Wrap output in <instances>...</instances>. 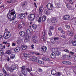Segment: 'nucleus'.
Wrapping results in <instances>:
<instances>
[{
	"mask_svg": "<svg viewBox=\"0 0 76 76\" xmlns=\"http://www.w3.org/2000/svg\"><path fill=\"white\" fill-rule=\"evenodd\" d=\"M7 16L9 19H11L10 21H12V20H13L16 18V14L15 10L12 9H10L7 15Z\"/></svg>",
	"mask_w": 76,
	"mask_h": 76,
	"instance_id": "obj_1",
	"label": "nucleus"
},
{
	"mask_svg": "<svg viewBox=\"0 0 76 76\" xmlns=\"http://www.w3.org/2000/svg\"><path fill=\"white\" fill-rule=\"evenodd\" d=\"M4 38L5 39H8L10 37V33L9 31L5 32H4Z\"/></svg>",
	"mask_w": 76,
	"mask_h": 76,
	"instance_id": "obj_2",
	"label": "nucleus"
},
{
	"mask_svg": "<svg viewBox=\"0 0 76 76\" xmlns=\"http://www.w3.org/2000/svg\"><path fill=\"white\" fill-rule=\"evenodd\" d=\"M47 7L48 10H52L54 9V7L53 6V4L50 3H49L48 4Z\"/></svg>",
	"mask_w": 76,
	"mask_h": 76,
	"instance_id": "obj_3",
	"label": "nucleus"
},
{
	"mask_svg": "<svg viewBox=\"0 0 76 76\" xmlns=\"http://www.w3.org/2000/svg\"><path fill=\"white\" fill-rule=\"evenodd\" d=\"M42 34L43 36L42 37V38L43 39V41H45V36L46 35L47 33L45 30H44L42 32Z\"/></svg>",
	"mask_w": 76,
	"mask_h": 76,
	"instance_id": "obj_4",
	"label": "nucleus"
},
{
	"mask_svg": "<svg viewBox=\"0 0 76 76\" xmlns=\"http://www.w3.org/2000/svg\"><path fill=\"white\" fill-rule=\"evenodd\" d=\"M19 17L21 19H23L25 18V13H21L19 15Z\"/></svg>",
	"mask_w": 76,
	"mask_h": 76,
	"instance_id": "obj_5",
	"label": "nucleus"
},
{
	"mask_svg": "<svg viewBox=\"0 0 76 76\" xmlns=\"http://www.w3.org/2000/svg\"><path fill=\"white\" fill-rule=\"evenodd\" d=\"M62 63L63 64H66V65H71L72 64V63L69 61H63Z\"/></svg>",
	"mask_w": 76,
	"mask_h": 76,
	"instance_id": "obj_6",
	"label": "nucleus"
},
{
	"mask_svg": "<svg viewBox=\"0 0 76 76\" xmlns=\"http://www.w3.org/2000/svg\"><path fill=\"white\" fill-rule=\"evenodd\" d=\"M63 18L64 20H69L70 19V17L69 15H65Z\"/></svg>",
	"mask_w": 76,
	"mask_h": 76,
	"instance_id": "obj_7",
	"label": "nucleus"
},
{
	"mask_svg": "<svg viewBox=\"0 0 76 76\" xmlns=\"http://www.w3.org/2000/svg\"><path fill=\"white\" fill-rule=\"evenodd\" d=\"M28 17H29L30 19H32V18H33V19L31 20H34L35 18V15L34 14H31L28 16Z\"/></svg>",
	"mask_w": 76,
	"mask_h": 76,
	"instance_id": "obj_8",
	"label": "nucleus"
},
{
	"mask_svg": "<svg viewBox=\"0 0 76 76\" xmlns=\"http://www.w3.org/2000/svg\"><path fill=\"white\" fill-rule=\"evenodd\" d=\"M20 48L19 47H17L14 49V51L16 53H18L20 51Z\"/></svg>",
	"mask_w": 76,
	"mask_h": 76,
	"instance_id": "obj_9",
	"label": "nucleus"
},
{
	"mask_svg": "<svg viewBox=\"0 0 76 76\" xmlns=\"http://www.w3.org/2000/svg\"><path fill=\"white\" fill-rule=\"evenodd\" d=\"M57 22V19L56 18H52L51 22L52 23H56Z\"/></svg>",
	"mask_w": 76,
	"mask_h": 76,
	"instance_id": "obj_10",
	"label": "nucleus"
},
{
	"mask_svg": "<svg viewBox=\"0 0 76 76\" xmlns=\"http://www.w3.org/2000/svg\"><path fill=\"white\" fill-rule=\"evenodd\" d=\"M56 55L54 53H51L50 55V57L52 58H55L56 57Z\"/></svg>",
	"mask_w": 76,
	"mask_h": 76,
	"instance_id": "obj_11",
	"label": "nucleus"
},
{
	"mask_svg": "<svg viewBox=\"0 0 76 76\" xmlns=\"http://www.w3.org/2000/svg\"><path fill=\"white\" fill-rule=\"evenodd\" d=\"M19 34L21 37H24L25 36V33L23 31H21L19 33Z\"/></svg>",
	"mask_w": 76,
	"mask_h": 76,
	"instance_id": "obj_12",
	"label": "nucleus"
},
{
	"mask_svg": "<svg viewBox=\"0 0 76 76\" xmlns=\"http://www.w3.org/2000/svg\"><path fill=\"white\" fill-rule=\"evenodd\" d=\"M37 58L33 56L32 58V61H34V62H37Z\"/></svg>",
	"mask_w": 76,
	"mask_h": 76,
	"instance_id": "obj_13",
	"label": "nucleus"
},
{
	"mask_svg": "<svg viewBox=\"0 0 76 76\" xmlns=\"http://www.w3.org/2000/svg\"><path fill=\"white\" fill-rule=\"evenodd\" d=\"M42 51H46L47 50V47L45 46H42L41 48Z\"/></svg>",
	"mask_w": 76,
	"mask_h": 76,
	"instance_id": "obj_14",
	"label": "nucleus"
},
{
	"mask_svg": "<svg viewBox=\"0 0 76 76\" xmlns=\"http://www.w3.org/2000/svg\"><path fill=\"white\" fill-rule=\"evenodd\" d=\"M32 27L33 29H34V30H35L36 29H37V25H36V24H34L32 25Z\"/></svg>",
	"mask_w": 76,
	"mask_h": 76,
	"instance_id": "obj_15",
	"label": "nucleus"
},
{
	"mask_svg": "<svg viewBox=\"0 0 76 76\" xmlns=\"http://www.w3.org/2000/svg\"><path fill=\"white\" fill-rule=\"evenodd\" d=\"M66 6L67 8L69 9V10H72V6H70L69 4H66Z\"/></svg>",
	"mask_w": 76,
	"mask_h": 76,
	"instance_id": "obj_16",
	"label": "nucleus"
},
{
	"mask_svg": "<svg viewBox=\"0 0 76 76\" xmlns=\"http://www.w3.org/2000/svg\"><path fill=\"white\" fill-rule=\"evenodd\" d=\"M56 70H55L54 69L52 70L51 71V74L53 75H55L56 74Z\"/></svg>",
	"mask_w": 76,
	"mask_h": 76,
	"instance_id": "obj_17",
	"label": "nucleus"
},
{
	"mask_svg": "<svg viewBox=\"0 0 76 76\" xmlns=\"http://www.w3.org/2000/svg\"><path fill=\"white\" fill-rule=\"evenodd\" d=\"M11 69L12 70H15L16 69V66L15 65H13L11 66Z\"/></svg>",
	"mask_w": 76,
	"mask_h": 76,
	"instance_id": "obj_18",
	"label": "nucleus"
},
{
	"mask_svg": "<svg viewBox=\"0 0 76 76\" xmlns=\"http://www.w3.org/2000/svg\"><path fill=\"white\" fill-rule=\"evenodd\" d=\"M42 22H45V20H46V17L45 15H43L42 18Z\"/></svg>",
	"mask_w": 76,
	"mask_h": 76,
	"instance_id": "obj_19",
	"label": "nucleus"
},
{
	"mask_svg": "<svg viewBox=\"0 0 76 76\" xmlns=\"http://www.w3.org/2000/svg\"><path fill=\"white\" fill-rule=\"evenodd\" d=\"M56 6L58 8H59L60 7V3H57L56 4Z\"/></svg>",
	"mask_w": 76,
	"mask_h": 76,
	"instance_id": "obj_20",
	"label": "nucleus"
},
{
	"mask_svg": "<svg viewBox=\"0 0 76 76\" xmlns=\"http://www.w3.org/2000/svg\"><path fill=\"white\" fill-rule=\"evenodd\" d=\"M26 48H27V46L24 45H23L22 47V48L23 50H26Z\"/></svg>",
	"mask_w": 76,
	"mask_h": 76,
	"instance_id": "obj_21",
	"label": "nucleus"
},
{
	"mask_svg": "<svg viewBox=\"0 0 76 76\" xmlns=\"http://www.w3.org/2000/svg\"><path fill=\"white\" fill-rule=\"evenodd\" d=\"M43 60H45V61H50V58H47L45 57H43L42 58Z\"/></svg>",
	"mask_w": 76,
	"mask_h": 76,
	"instance_id": "obj_22",
	"label": "nucleus"
},
{
	"mask_svg": "<svg viewBox=\"0 0 76 76\" xmlns=\"http://www.w3.org/2000/svg\"><path fill=\"white\" fill-rule=\"evenodd\" d=\"M42 6H40L39 8V12H42Z\"/></svg>",
	"mask_w": 76,
	"mask_h": 76,
	"instance_id": "obj_23",
	"label": "nucleus"
},
{
	"mask_svg": "<svg viewBox=\"0 0 76 76\" xmlns=\"http://www.w3.org/2000/svg\"><path fill=\"white\" fill-rule=\"evenodd\" d=\"M56 76H60L61 75V73L60 72H58L56 73Z\"/></svg>",
	"mask_w": 76,
	"mask_h": 76,
	"instance_id": "obj_24",
	"label": "nucleus"
},
{
	"mask_svg": "<svg viewBox=\"0 0 76 76\" xmlns=\"http://www.w3.org/2000/svg\"><path fill=\"white\" fill-rule=\"evenodd\" d=\"M44 13H45L46 15H48V10L47 9H45L44 11Z\"/></svg>",
	"mask_w": 76,
	"mask_h": 76,
	"instance_id": "obj_25",
	"label": "nucleus"
},
{
	"mask_svg": "<svg viewBox=\"0 0 76 76\" xmlns=\"http://www.w3.org/2000/svg\"><path fill=\"white\" fill-rule=\"evenodd\" d=\"M61 54V53L59 51H58V52H56V56H60V54Z\"/></svg>",
	"mask_w": 76,
	"mask_h": 76,
	"instance_id": "obj_26",
	"label": "nucleus"
},
{
	"mask_svg": "<svg viewBox=\"0 0 76 76\" xmlns=\"http://www.w3.org/2000/svg\"><path fill=\"white\" fill-rule=\"evenodd\" d=\"M10 58L11 59H13L15 58V55L12 54L10 56Z\"/></svg>",
	"mask_w": 76,
	"mask_h": 76,
	"instance_id": "obj_27",
	"label": "nucleus"
},
{
	"mask_svg": "<svg viewBox=\"0 0 76 76\" xmlns=\"http://www.w3.org/2000/svg\"><path fill=\"white\" fill-rule=\"evenodd\" d=\"M25 69V67L24 66H23L21 68V72L22 73H23V72H24V70Z\"/></svg>",
	"mask_w": 76,
	"mask_h": 76,
	"instance_id": "obj_28",
	"label": "nucleus"
},
{
	"mask_svg": "<svg viewBox=\"0 0 76 76\" xmlns=\"http://www.w3.org/2000/svg\"><path fill=\"white\" fill-rule=\"evenodd\" d=\"M22 42V41L21 40H18L16 41L17 43L18 44H19L20 43Z\"/></svg>",
	"mask_w": 76,
	"mask_h": 76,
	"instance_id": "obj_29",
	"label": "nucleus"
},
{
	"mask_svg": "<svg viewBox=\"0 0 76 76\" xmlns=\"http://www.w3.org/2000/svg\"><path fill=\"white\" fill-rule=\"evenodd\" d=\"M4 54V52L2 50H0V56H3Z\"/></svg>",
	"mask_w": 76,
	"mask_h": 76,
	"instance_id": "obj_30",
	"label": "nucleus"
},
{
	"mask_svg": "<svg viewBox=\"0 0 76 76\" xmlns=\"http://www.w3.org/2000/svg\"><path fill=\"white\" fill-rule=\"evenodd\" d=\"M38 63L39 64H44V62H43L41 61L40 60H38Z\"/></svg>",
	"mask_w": 76,
	"mask_h": 76,
	"instance_id": "obj_31",
	"label": "nucleus"
},
{
	"mask_svg": "<svg viewBox=\"0 0 76 76\" xmlns=\"http://www.w3.org/2000/svg\"><path fill=\"white\" fill-rule=\"evenodd\" d=\"M66 55H64L62 56L61 58L63 60H65V58H66Z\"/></svg>",
	"mask_w": 76,
	"mask_h": 76,
	"instance_id": "obj_32",
	"label": "nucleus"
},
{
	"mask_svg": "<svg viewBox=\"0 0 76 76\" xmlns=\"http://www.w3.org/2000/svg\"><path fill=\"white\" fill-rule=\"evenodd\" d=\"M7 53L9 55L10 54H11V51H10V50H8L7 52Z\"/></svg>",
	"mask_w": 76,
	"mask_h": 76,
	"instance_id": "obj_33",
	"label": "nucleus"
},
{
	"mask_svg": "<svg viewBox=\"0 0 76 76\" xmlns=\"http://www.w3.org/2000/svg\"><path fill=\"white\" fill-rule=\"evenodd\" d=\"M72 44L74 46H76V41H74L72 42Z\"/></svg>",
	"mask_w": 76,
	"mask_h": 76,
	"instance_id": "obj_34",
	"label": "nucleus"
},
{
	"mask_svg": "<svg viewBox=\"0 0 76 76\" xmlns=\"http://www.w3.org/2000/svg\"><path fill=\"white\" fill-rule=\"evenodd\" d=\"M29 31H30V30H29V29L27 30L26 31V33L27 35H28V34H30L29 33H30Z\"/></svg>",
	"mask_w": 76,
	"mask_h": 76,
	"instance_id": "obj_35",
	"label": "nucleus"
},
{
	"mask_svg": "<svg viewBox=\"0 0 76 76\" xmlns=\"http://www.w3.org/2000/svg\"><path fill=\"white\" fill-rule=\"evenodd\" d=\"M41 18H42V17L40 16L39 18V19L38 20V22H41Z\"/></svg>",
	"mask_w": 76,
	"mask_h": 76,
	"instance_id": "obj_36",
	"label": "nucleus"
},
{
	"mask_svg": "<svg viewBox=\"0 0 76 76\" xmlns=\"http://www.w3.org/2000/svg\"><path fill=\"white\" fill-rule=\"evenodd\" d=\"M2 71L4 73H5V74H7V72H6V70L4 69L3 68L2 69Z\"/></svg>",
	"mask_w": 76,
	"mask_h": 76,
	"instance_id": "obj_37",
	"label": "nucleus"
},
{
	"mask_svg": "<svg viewBox=\"0 0 76 76\" xmlns=\"http://www.w3.org/2000/svg\"><path fill=\"white\" fill-rule=\"evenodd\" d=\"M26 5V2H24L23 4H22V6H25V5Z\"/></svg>",
	"mask_w": 76,
	"mask_h": 76,
	"instance_id": "obj_38",
	"label": "nucleus"
},
{
	"mask_svg": "<svg viewBox=\"0 0 76 76\" xmlns=\"http://www.w3.org/2000/svg\"><path fill=\"white\" fill-rule=\"evenodd\" d=\"M16 1V0H11L10 1V2L12 3H14Z\"/></svg>",
	"mask_w": 76,
	"mask_h": 76,
	"instance_id": "obj_39",
	"label": "nucleus"
},
{
	"mask_svg": "<svg viewBox=\"0 0 76 76\" xmlns=\"http://www.w3.org/2000/svg\"><path fill=\"white\" fill-rule=\"evenodd\" d=\"M26 70H27V71L29 72L30 73L31 71H32V69H31L30 70V69H29V68H26Z\"/></svg>",
	"mask_w": 76,
	"mask_h": 76,
	"instance_id": "obj_40",
	"label": "nucleus"
},
{
	"mask_svg": "<svg viewBox=\"0 0 76 76\" xmlns=\"http://www.w3.org/2000/svg\"><path fill=\"white\" fill-rule=\"evenodd\" d=\"M59 38H58V37H54V40H58V39H59Z\"/></svg>",
	"mask_w": 76,
	"mask_h": 76,
	"instance_id": "obj_41",
	"label": "nucleus"
},
{
	"mask_svg": "<svg viewBox=\"0 0 76 76\" xmlns=\"http://www.w3.org/2000/svg\"><path fill=\"white\" fill-rule=\"evenodd\" d=\"M28 54H27V53H24L23 54V55L25 57H27V56H28Z\"/></svg>",
	"mask_w": 76,
	"mask_h": 76,
	"instance_id": "obj_42",
	"label": "nucleus"
},
{
	"mask_svg": "<svg viewBox=\"0 0 76 76\" xmlns=\"http://www.w3.org/2000/svg\"><path fill=\"white\" fill-rule=\"evenodd\" d=\"M34 45L33 44L31 45V49H32L33 50H34Z\"/></svg>",
	"mask_w": 76,
	"mask_h": 76,
	"instance_id": "obj_43",
	"label": "nucleus"
},
{
	"mask_svg": "<svg viewBox=\"0 0 76 76\" xmlns=\"http://www.w3.org/2000/svg\"><path fill=\"white\" fill-rule=\"evenodd\" d=\"M69 35L71 36V37H72V36H73V33L72 32H70L69 34Z\"/></svg>",
	"mask_w": 76,
	"mask_h": 76,
	"instance_id": "obj_44",
	"label": "nucleus"
},
{
	"mask_svg": "<svg viewBox=\"0 0 76 76\" xmlns=\"http://www.w3.org/2000/svg\"><path fill=\"white\" fill-rule=\"evenodd\" d=\"M38 71L39 72H42V69L41 68H39L38 69Z\"/></svg>",
	"mask_w": 76,
	"mask_h": 76,
	"instance_id": "obj_45",
	"label": "nucleus"
},
{
	"mask_svg": "<svg viewBox=\"0 0 76 76\" xmlns=\"http://www.w3.org/2000/svg\"><path fill=\"white\" fill-rule=\"evenodd\" d=\"M0 49H1V50H3V49L1 44H0Z\"/></svg>",
	"mask_w": 76,
	"mask_h": 76,
	"instance_id": "obj_46",
	"label": "nucleus"
},
{
	"mask_svg": "<svg viewBox=\"0 0 76 76\" xmlns=\"http://www.w3.org/2000/svg\"><path fill=\"white\" fill-rule=\"evenodd\" d=\"M32 39H36V38H37V37L35 36H34L32 37Z\"/></svg>",
	"mask_w": 76,
	"mask_h": 76,
	"instance_id": "obj_47",
	"label": "nucleus"
},
{
	"mask_svg": "<svg viewBox=\"0 0 76 76\" xmlns=\"http://www.w3.org/2000/svg\"><path fill=\"white\" fill-rule=\"evenodd\" d=\"M65 26L66 28H68V29H69L70 28V26L68 25H66Z\"/></svg>",
	"mask_w": 76,
	"mask_h": 76,
	"instance_id": "obj_48",
	"label": "nucleus"
},
{
	"mask_svg": "<svg viewBox=\"0 0 76 76\" xmlns=\"http://www.w3.org/2000/svg\"><path fill=\"white\" fill-rule=\"evenodd\" d=\"M28 35V38H31V34H27Z\"/></svg>",
	"mask_w": 76,
	"mask_h": 76,
	"instance_id": "obj_49",
	"label": "nucleus"
},
{
	"mask_svg": "<svg viewBox=\"0 0 76 76\" xmlns=\"http://www.w3.org/2000/svg\"><path fill=\"white\" fill-rule=\"evenodd\" d=\"M48 34H49V35H50V36H51V35H52V33L51 32V31H50L49 32Z\"/></svg>",
	"mask_w": 76,
	"mask_h": 76,
	"instance_id": "obj_50",
	"label": "nucleus"
},
{
	"mask_svg": "<svg viewBox=\"0 0 76 76\" xmlns=\"http://www.w3.org/2000/svg\"><path fill=\"white\" fill-rule=\"evenodd\" d=\"M51 42L52 44H54V43H55V41L54 40H51Z\"/></svg>",
	"mask_w": 76,
	"mask_h": 76,
	"instance_id": "obj_51",
	"label": "nucleus"
},
{
	"mask_svg": "<svg viewBox=\"0 0 76 76\" xmlns=\"http://www.w3.org/2000/svg\"><path fill=\"white\" fill-rule=\"evenodd\" d=\"M58 29L60 31H62L63 30V29L61 28H58Z\"/></svg>",
	"mask_w": 76,
	"mask_h": 76,
	"instance_id": "obj_52",
	"label": "nucleus"
},
{
	"mask_svg": "<svg viewBox=\"0 0 76 76\" xmlns=\"http://www.w3.org/2000/svg\"><path fill=\"white\" fill-rule=\"evenodd\" d=\"M53 26H50V30H53Z\"/></svg>",
	"mask_w": 76,
	"mask_h": 76,
	"instance_id": "obj_53",
	"label": "nucleus"
},
{
	"mask_svg": "<svg viewBox=\"0 0 76 76\" xmlns=\"http://www.w3.org/2000/svg\"><path fill=\"white\" fill-rule=\"evenodd\" d=\"M64 51H65V52H66V53H69V51L67 49H65L64 50Z\"/></svg>",
	"mask_w": 76,
	"mask_h": 76,
	"instance_id": "obj_54",
	"label": "nucleus"
},
{
	"mask_svg": "<svg viewBox=\"0 0 76 76\" xmlns=\"http://www.w3.org/2000/svg\"><path fill=\"white\" fill-rule=\"evenodd\" d=\"M10 45V43H8L7 44V47H9Z\"/></svg>",
	"mask_w": 76,
	"mask_h": 76,
	"instance_id": "obj_55",
	"label": "nucleus"
},
{
	"mask_svg": "<svg viewBox=\"0 0 76 76\" xmlns=\"http://www.w3.org/2000/svg\"><path fill=\"white\" fill-rule=\"evenodd\" d=\"M55 52L57 53V52H58V49L57 48H55Z\"/></svg>",
	"mask_w": 76,
	"mask_h": 76,
	"instance_id": "obj_56",
	"label": "nucleus"
},
{
	"mask_svg": "<svg viewBox=\"0 0 76 76\" xmlns=\"http://www.w3.org/2000/svg\"><path fill=\"white\" fill-rule=\"evenodd\" d=\"M34 41L35 43H38V40H34Z\"/></svg>",
	"mask_w": 76,
	"mask_h": 76,
	"instance_id": "obj_57",
	"label": "nucleus"
},
{
	"mask_svg": "<svg viewBox=\"0 0 76 76\" xmlns=\"http://www.w3.org/2000/svg\"><path fill=\"white\" fill-rule=\"evenodd\" d=\"M70 54L71 55V56H73L74 54V53L73 52H70Z\"/></svg>",
	"mask_w": 76,
	"mask_h": 76,
	"instance_id": "obj_58",
	"label": "nucleus"
},
{
	"mask_svg": "<svg viewBox=\"0 0 76 76\" xmlns=\"http://www.w3.org/2000/svg\"><path fill=\"white\" fill-rule=\"evenodd\" d=\"M52 51L53 53H54V52H55V48L52 49Z\"/></svg>",
	"mask_w": 76,
	"mask_h": 76,
	"instance_id": "obj_59",
	"label": "nucleus"
},
{
	"mask_svg": "<svg viewBox=\"0 0 76 76\" xmlns=\"http://www.w3.org/2000/svg\"><path fill=\"white\" fill-rule=\"evenodd\" d=\"M31 57V55H28L27 56V57H28V58H30Z\"/></svg>",
	"mask_w": 76,
	"mask_h": 76,
	"instance_id": "obj_60",
	"label": "nucleus"
},
{
	"mask_svg": "<svg viewBox=\"0 0 76 76\" xmlns=\"http://www.w3.org/2000/svg\"><path fill=\"white\" fill-rule=\"evenodd\" d=\"M61 37L62 38H66V37L64 35H62L61 36Z\"/></svg>",
	"mask_w": 76,
	"mask_h": 76,
	"instance_id": "obj_61",
	"label": "nucleus"
},
{
	"mask_svg": "<svg viewBox=\"0 0 76 76\" xmlns=\"http://www.w3.org/2000/svg\"><path fill=\"white\" fill-rule=\"evenodd\" d=\"M34 4L35 6V7H36V8H37V4L35 3H34Z\"/></svg>",
	"mask_w": 76,
	"mask_h": 76,
	"instance_id": "obj_62",
	"label": "nucleus"
},
{
	"mask_svg": "<svg viewBox=\"0 0 76 76\" xmlns=\"http://www.w3.org/2000/svg\"><path fill=\"white\" fill-rule=\"evenodd\" d=\"M7 41H6V42H3V43L4 44H7Z\"/></svg>",
	"mask_w": 76,
	"mask_h": 76,
	"instance_id": "obj_63",
	"label": "nucleus"
},
{
	"mask_svg": "<svg viewBox=\"0 0 76 76\" xmlns=\"http://www.w3.org/2000/svg\"><path fill=\"white\" fill-rule=\"evenodd\" d=\"M22 72V73H23V75H24V76H26V74H25L24 73H25V72Z\"/></svg>",
	"mask_w": 76,
	"mask_h": 76,
	"instance_id": "obj_64",
	"label": "nucleus"
}]
</instances>
